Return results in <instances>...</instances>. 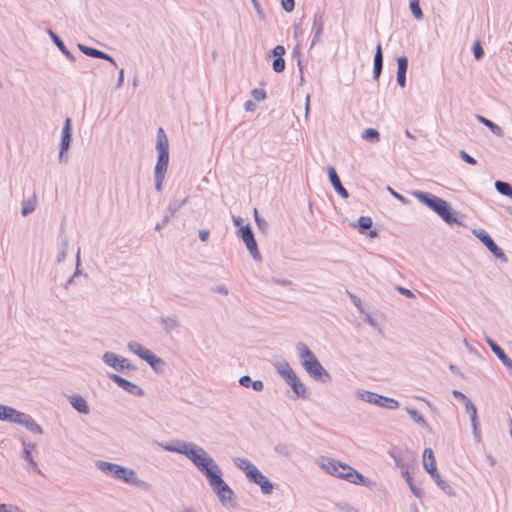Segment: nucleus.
Listing matches in <instances>:
<instances>
[{"label":"nucleus","mask_w":512,"mask_h":512,"mask_svg":"<svg viewBox=\"0 0 512 512\" xmlns=\"http://www.w3.org/2000/svg\"><path fill=\"white\" fill-rule=\"evenodd\" d=\"M22 458L26 461V469L41 474V470L29 450H22Z\"/></svg>","instance_id":"c9c22d12"},{"label":"nucleus","mask_w":512,"mask_h":512,"mask_svg":"<svg viewBox=\"0 0 512 512\" xmlns=\"http://www.w3.org/2000/svg\"><path fill=\"white\" fill-rule=\"evenodd\" d=\"M474 235L485 245V247L502 263H507L508 258L503 250L494 242L489 233L483 229L474 230Z\"/></svg>","instance_id":"0eeeda50"},{"label":"nucleus","mask_w":512,"mask_h":512,"mask_svg":"<svg viewBox=\"0 0 512 512\" xmlns=\"http://www.w3.org/2000/svg\"><path fill=\"white\" fill-rule=\"evenodd\" d=\"M159 321L164 325L166 332H170L180 326L176 316L160 317Z\"/></svg>","instance_id":"4c0bfd02"},{"label":"nucleus","mask_w":512,"mask_h":512,"mask_svg":"<svg viewBox=\"0 0 512 512\" xmlns=\"http://www.w3.org/2000/svg\"><path fill=\"white\" fill-rule=\"evenodd\" d=\"M233 497H234V492L228 485L226 488V491L221 493L218 496V499L224 507L234 508L236 503H235Z\"/></svg>","instance_id":"473e14b6"},{"label":"nucleus","mask_w":512,"mask_h":512,"mask_svg":"<svg viewBox=\"0 0 512 512\" xmlns=\"http://www.w3.org/2000/svg\"><path fill=\"white\" fill-rule=\"evenodd\" d=\"M282 8L286 12H292L295 8V1L294 0H282L281 1Z\"/></svg>","instance_id":"052dcab7"},{"label":"nucleus","mask_w":512,"mask_h":512,"mask_svg":"<svg viewBox=\"0 0 512 512\" xmlns=\"http://www.w3.org/2000/svg\"><path fill=\"white\" fill-rule=\"evenodd\" d=\"M372 224H373V222H372L371 217L361 216L358 218L357 224H353V226L358 228L359 233L366 234L371 238H375L378 236L377 231L376 230L368 231V229H370L372 227Z\"/></svg>","instance_id":"6ab92c4d"},{"label":"nucleus","mask_w":512,"mask_h":512,"mask_svg":"<svg viewBox=\"0 0 512 512\" xmlns=\"http://www.w3.org/2000/svg\"><path fill=\"white\" fill-rule=\"evenodd\" d=\"M495 188L501 195L512 198V185L510 183L497 180Z\"/></svg>","instance_id":"a19ab883"},{"label":"nucleus","mask_w":512,"mask_h":512,"mask_svg":"<svg viewBox=\"0 0 512 512\" xmlns=\"http://www.w3.org/2000/svg\"><path fill=\"white\" fill-rule=\"evenodd\" d=\"M285 51L282 45L275 46L271 51V55L274 57L272 68L277 73L283 72L285 69V60L283 58Z\"/></svg>","instance_id":"a211bd4d"},{"label":"nucleus","mask_w":512,"mask_h":512,"mask_svg":"<svg viewBox=\"0 0 512 512\" xmlns=\"http://www.w3.org/2000/svg\"><path fill=\"white\" fill-rule=\"evenodd\" d=\"M171 218H172V216H170V215L166 212V214L164 215V217H163L162 221L156 224L155 229H156V230H160V229H162L164 226H166V225L168 224V222L170 221V219H171Z\"/></svg>","instance_id":"774afa93"},{"label":"nucleus","mask_w":512,"mask_h":512,"mask_svg":"<svg viewBox=\"0 0 512 512\" xmlns=\"http://www.w3.org/2000/svg\"><path fill=\"white\" fill-rule=\"evenodd\" d=\"M423 467L429 474H433L435 471H437L436 461L434 458L433 450L431 448L424 449Z\"/></svg>","instance_id":"bb28decb"},{"label":"nucleus","mask_w":512,"mask_h":512,"mask_svg":"<svg viewBox=\"0 0 512 512\" xmlns=\"http://www.w3.org/2000/svg\"><path fill=\"white\" fill-rule=\"evenodd\" d=\"M276 370L279 375L287 382L293 376L296 375L294 370L291 368L290 364L287 361H283L276 366Z\"/></svg>","instance_id":"c756f323"},{"label":"nucleus","mask_w":512,"mask_h":512,"mask_svg":"<svg viewBox=\"0 0 512 512\" xmlns=\"http://www.w3.org/2000/svg\"><path fill=\"white\" fill-rule=\"evenodd\" d=\"M156 149H157L158 153L169 152L168 138H167L163 128H161V127L158 129V132H157Z\"/></svg>","instance_id":"2f4dec72"},{"label":"nucleus","mask_w":512,"mask_h":512,"mask_svg":"<svg viewBox=\"0 0 512 512\" xmlns=\"http://www.w3.org/2000/svg\"><path fill=\"white\" fill-rule=\"evenodd\" d=\"M68 149H64L63 147H60L58 160L60 163L66 164L68 162V155H67Z\"/></svg>","instance_id":"338daca9"},{"label":"nucleus","mask_w":512,"mask_h":512,"mask_svg":"<svg viewBox=\"0 0 512 512\" xmlns=\"http://www.w3.org/2000/svg\"><path fill=\"white\" fill-rule=\"evenodd\" d=\"M274 451L281 456L290 457L291 451L286 444L279 443L274 447Z\"/></svg>","instance_id":"8fccbe9b"},{"label":"nucleus","mask_w":512,"mask_h":512,"mask_svg":"<svg viewBox=\"0 0 512 512\" xmlns=\"http://www.w3.org/2000/svg\"><path fill=\"white\" fill-rule=\"evenodd\" d=\"M336 508L342 512H359L356 508L350 506L347 503H338L336 504Z\"/></svg>","instance_id":"bf43d9fd"},{"label":"nucleus","mask_w":512,"mask_h":512,"mask_svg":"<svg viewBox=\"0 0 512 512\" xmlns=\"http://www.w3.org/2000/svg\"><path fill=\"white\" fill-rule=\"evenodd\" d=\"M102 361L114 368L118 372H125L126 370H135V366L132 365L128 359L121 357L114 352H105L102 356Z\"/></svg>","instance_id":"9d476101"},{"label":"nucleus","mask_w":512,"mask_h":512,"mask_svg":"<svg viewBox=\"0 0 512 512\" xmlns=\"http://www.w3.org/2000/svg\"><path fill=\"white\" fill-rule=\"evenodd\" d=\"M324 29V12L317 11L315 12L313 16V25H312V31H313V38L311 42V46L316 45L322 37Z\"/></svg>","instance_id":"4468645a"},{"label":"nucleus","mask_w":512,"mask_h":512,"mask_svg":"<svg viewBox=\"0 0 512 512\" xmlns=\"http://www.w3.org/2000/svg\"><path fill=\"white\" fill-rule=\"evenodd\" d=\"M388 190L390 191L391 195L396 198L398 201H400L401 203L403 204H408L409 203V200L404 197L402 194L394 191L392 188L388 187Z\"/></svg>","instance_id":"680f3d73"},{"label":"nucleus","mask_w":512,"mask_h":512,"mask_svg":"<svg viewBox=\"0 0 512 512\" xmlns=\"http://www.w3.org/2000/svg\"><path fill=\"white\" fill-rule=\"evenodd\" d=\"M18 424L24 426L28 431L32 433L39 435L43 433L41 426L32 418V416L24 412L22 413Z\"/></svg>","instance_id":"aec40b11"},{"label":"nucleus","mask_w":512,"mask_h":512,"mask_svg":"<svg viewBox=\"0 0 512 512\" xmlns=\"http://www.w3.org/2000/svg\"><path fill=\"white\" fill-rule=\"evenodd\" d=\"M247 479L256 485H259L261 492L264 495H269L272 493L274 488L273 483L258 468L251 472Z\"/></svg>","instance_id":"ddd939ff"},{"label":"nucleus","mask_w":512,"mask_h":512,"mask_svg":"<svg viewBox=\"0 0 512 512\" xmlns=\"http://www.w3.org/2000/svg\"><path fill=\"white\" fill-rule=\"evenodd\" d=\"M239 236L245 243L249 253L251 254L252 258L256 261L261 260V254L258 249L257 242L254 237V233L252 231V228L249 224H246L244 226H241L239 229Z\"/></svg>","instance_id":"6e6552de"},{"label":"nucleus","mask_w":512,"mask_h":512,"mask_svg":"<svg viewBox=\"0 0 512 512\" xmlns=\"http://www.w3.org/2000/svg\"><path fill=\"white\" fill-rule=\"evenodd\" d=\"M22 413L13 407L0 404V421L18 424Z\"/></svg>","instance_id":"f3484780"},{"label":"nucleus","mask_w":512,"mask_h":512,"mask_svg":"<svg viewBox=\"0 0 512 512\" xmlns=\"http://www.w3.org/2000/svg\"><path fill=\"white\" fill-rule=\"evenodd\" d=\"M71 406L82 414H88L90 412L89 406L86 400L79 394H75L69 397Z\"/></svg>","instance_id":"a878e982"},{"label":"nucleus","mask_w":512,"mask_h":512,"mask_svg":"<svg viewBox=\"0 0 512 512\" xmlns=\"http://www.w3.org/2000/svg\"><path fill=\"white\" fill-rule=\"evenodd\" d=\"M383 69V52L381 44L378 43L373 60V79L378 80Z\"/></svg>","instance_id":"5701e85b"},{"label":"nucleus","mask_w":512,"mask_h":512,"mask_svg":"<svg viewBox=\"0 0 512 512\" xmlns=\"http://www.w3.org/2000/svg\"><path fill=\"white\" fill-rule=\"evenodd\" d=\"M459 156L464 162H466L470 165L477 164V160L474 157H472L470 154H468L465 150H460Z\"/></svg>","instance_id":"5fc2aeb1"},{"label":"nucleus","mask_w":512,"mask_h":512,"mask_svg":"<svg viewBox=\"0 0 512 512\" xmlns=\"http://www.w3.org/2000/svg\"><path fill=\"white\" fill-rule=\"evenodd\" d=\"M388 454L402 472L409 470V463L413 460V454L409 449L393 447L388 451Z\"/></svg>","instance_id":"1a4fd4ad"},{"label":"nucleus","mask_w":512,"mask_h":512,"mask_svg":"<svg viewBox=\"0 0 512 512\" xmlns=\"http://www.w3.org/2000/svg\"><path fill=\"white\" fill-rule=\"evenodd\" d=\"M165 174L166 173L154 172L155 189L158 192H161L162 189H163V182H164V179H165Z\"/></svg>","instance_id":"3c124183"},{"label":"nucleus","mask_w":512,"mask_h":512,"mask_svg":"<svg viewBox=\"0 0 512 512\" xmlns=\"http://www.w3.org/2000/svg\"><path fill=\"white\" fill-rule=\"evenodd\" d=\"M412 195L423 205L435 212L446 224L464 225L462 217L455 211L449 202L430 193L420 190L412 191Z\"/></svg>","instance_id":"f257e3e1"},{"label":"nucleus","mask_w":512,"mask_h":512,"mask_svg":"<svg viewBox=\"0 0 512 512\" xmlns=\"http://www.w3.org/2000/svg\"><path fill=\"white\" fill-rule=\"evenodd\" d=\"M77 47L83 54H85L89 57L97 58L98 55H100V50H98L96 48L86 46L84 44H78Z\"/></svg>","instance_id":"49530a36"},{"label":"nucleus","mask_w":512,"mask_h":512,"mask_svg":"<svg viewBox=\"0 0 512 512\" xmlns=\"http://www.w3.org/2000/svg\"><path fill=\"white\" fill-rule=\"evenodd\" d=\"M188 199L189 197H185L182 200L174 199L170 201L166 212L173 217L188 202Z\"/></svg>","instance_id":"ea45409f"},{"label":"nucleus","mask_w":512,"mask_h":512,"mask_svg":"<svg viewBox=\"0 0 512 512\" xmlns=\"http://www.w3.org/2000/svg\"><path fill=\"white\" fill-rule=\"evenodd\" d=\"M200 472L206 477L208 484L217 497L226 491L228 484L223 480L221 468L214 460Z\"/></svg>","instance_id":"39448f33"},{"label":"nucleus","mask_w":512,"mask_h":512,"mask_svg":"<svg viewBox=\"0 0 512 512\" xmlns=\"http://www.w3.org/2000/svg\"><path fill=\"white\" fill-rule=\"evenodd\" d=\"M233 462L239 469L244 471L247 478L250 476L251 472L257 469L247 458L236 457L233 459Z\"/></svg>","instance_id":"c85d7f7f"},{"label":"nucleus","mask_w":512,"mask_h":512,"mask_svg":"<svg viewBox=\"0 0 512 512\" xmlns=\"http://www.w3.org/2000/svg\"><path fill=\"white\" fill-rule=\"evenodd\" d=\"M296 350L299 354L302 366L311 377L323 383L330 381V374L321 365L319 360L306 344L299 342L296 345Z\"/></svg>","instance_id":"20e7f679"},{"label":"nucleus","mask_w":512,"mask_h":512,"mask_svg":"<svg viewBox=\"0 0 512 512\" xmlns=\"http://www.w3.org/2000/svg\"><path fill=\"white\" fill-rule=\"evenodd\" d=\"M68 245H69V243L66 238L61 240V244H60L61 250L57 256V262L60 263L65 260V258L67 256Z\"/></svg>","instance_id":"09e8293b"},{"label":"nucleus","mask_w":512,"mask_h":512,"mask_svg":"<svg viewBox=\"0 0 512 512\" xmlns=\"http://www.w3.org/2000/svg\"><path fill=\"white\" fill-rule=\"evenodd\" d=\"M406 412L413 419V421L415 423H417L418 425H420L421 427H423L425 429H429V427H430L429 424L416 409H414L413 407H406Z\"/></svg>","instance_id":"e433bc0d"},{"label":"nucleus","mask_w":512,"mask_h":512,"mask_svg":"<svg viewBox=\"0 0 512 512\" xmlns=\"http://www.w3.org/2000/svg\"><path fill=\"white\" fill-rule=\"evenodd\" d=\"M71 141H72L71 119L66 118V120L64 122V126L62 128V132H61L60 147H63L64 149H69Z\"/></svg>","instance_id":"393cba45"},{"label":"nucleus","mask_w":512,"mask_h":512,"mask_svg":"<svg viewBox=\"0 0 512 512\" xmlns=\"http://www.w3.org/2000/svg\"><path fill=\"white\" fill-rule=\"evenodd\" d=\"M328 177L331 185L333 186L334 190L344 199H347L349 197V193L347 189L342 185L340 178L333 166H329L327 168Z\"/></svg>","instance_id":"dca6fc26"},{"label":"nucleus","mask_w":512,"mask_h":512,"mask_svg":"<svg viewBox=\"0 0 512 512\" xmlns=\"http://www.w3.org/2000/svg\"><path fill=\"white\" fill-rule=\"evenodd\" d=\"M409 7L415 19H423L424 15L420 7L419 0H409Z\"/></svg>","instance_id":"c03bdc74"},{"label":"nucleus","mask_w":512,"mask_h":512,"mask_svg":"<svg viewBox=\"0 0 512 512\" xmlns=\"http://www.w3.org/2000/svg\"><path fill=\"white\" fill-rule=\"evenodd\" d=\"M97 58L106 60V61L110 62L112 65H114L115 67H117V63H116L115 59L112 56H110L109 54H107L101 50H100V55H98Z\"/></svg>","instance_id":"0e129e2a"},{"label":"nucleus","mask_w":512,"mask_h":512,"mask_svg":"<svg viewBox=\"0 0 512 512\" xmlns=\"http://www.w3.org/2000/svg\"><path fill=\"white\" fill-rule=\"evenodd\" d=\"M362 138L371 143H375L380 140V133L374 128H367L363 131Z\"/></svg>","instance_id":"37998d69"},{"label":"nucleus","mask_w":512,"mask_h":512,"mask_svg":"<svg viewBox=\"0 0 512 512\" xmlns=\"http://www.w3.org/2000/svg\"><path fill=\"white\" fill-rule=\"evenodd\" d=\"M108 378L110 380H112L114 383H116L123 390L130 393L131 395H135V396H143L144 395V391L142 388H140L136 384L128 381L127 379L123 378L122 376H120L118 374L108 373Z\"/></svg>","instance_id":"f8f14e48"},{"label":"nucleus","mask_w":512,"mask_h":512,"mask_svg":"<svg viewBox=\"0 0 512 512\" xmlns=\"http://www.w3.org/2000/svg\"><path fill=\"white\" fill-rule=\"evenodd\" d=\"M286 383L292 388L297 397L302 399L308 398L306 386L300 381L297 375L293 376Z\"/></svg>","instance_id":"b1692460"},{"label":"nucleus","mask_w":512,"mask_h":512,"mask_svg":"<svg viewBox=\"0 0 512 512\" xmlns=\"http://www.w3.org/2000/svg\"><path fill=\"white\" fill-rule=\"evenodd\" d=\"M128 349L136 354L138 357H140L142 360L146 361V359L150 356L152 353L149 349L142 346L140 343L136 341H130L127 344Z\"/></svg>","instance_id":"cd10ccee"},{"label":"nucleus","mask_w":512,"mask_h":512,"mask_svg":"<svg viewBox=\"0 0 512 512\" xmlns=\"http://www.w3.org/2000/svg\"><path fill=\"white\" fill-rule=\"evenodd\" d=\"M477 119L480 123H482L483 125L488 127L494 135H497V136L503 135L502 128L500 126H498L497 124H495L494 122H492L491 120H489L481 115H477Z\"/></svg>","instance_id":"58836bf2"},{"label":"nucleus","mask_w":512,"mask_h":512,"mask_svg":"<svg viewBox=\"0 0 512 512\" xmlns=\"http://www.w3.org/2000/svg\"><path fill=\"white\" fill-rule=\"evenodd\" d=\"M146 362L150 365V367L156 372V373H162L165 368V362L162 358L156 356L155 354L151 353L150 356L146 359Z\"/></svg>","instance_id":"72a5a7b5"},{"label":"nucleus","mask_w":512,"mask_h":512,"mask_svg":"<svg viewBox=\"0 0 512 512\" xmlns=\"http://www.w3.org/2000/svg\"><path fill=\"white\" fill-rule=\"evenodd\" d=\"M116 479L121 480L126 484L134 485V486L141 488L145 491H148L150 489L149 483L137 478L136 472L133 469L124 467L122 465L120 466V468L118 470Z\"/></svg>","instance_id":"9b49d317"},{"label":"nucleus","mask_w":512,"mask_h":512,"mask_svg":"<svg viewBox=\"0 0 512 512\" xmlns=\"http://www.w3.org/2000/svg\"><path fill=\"white\" fill-rule=\"evenodd\" d=\"M169 164V152L158 153V159L154 168V172L166 173Z\"/></svg>","instance_id":"7c9ffc66"},{"label":"nucleus","mask_w":512,"mask_h":512,"mask_svg":"<svg viewBox=\"0 0 512 512\" xmlns=\"http://www.w3.org/2000/svg\"><path fill=\"white\" fill-rule=\"evenodd\" d=\"M474 58L476 60H481L484 56V50L479 41L475 42L472 48Z\"/></svg>","instance_id":"603ef678"},{"label":"nucleus","mask_w":512,"mask_h":512,"mask_svg":"<svg viewBox=\"0 0 512 512\" xmlns=\"http://www.w3.org/2000/svg\"><path fill=\"white\" fill-rule=\"evenodd\" d=\"M254 217H255V222H256L258 228L260 230H262V231H265V229L267 228L268 224H267V222L264 219H262L259 216L257 209H254Z\"/></svg>","instance_id":"4d7b16f0"},{"label":"nucleus","mask_w":512,"mask_h":512,"mask_svg":"<svg viewBox=\"0 0 512 512\" xmlns=\"http://www.w3.org/2000/svg\"><path fill=\"white\" fill-rule=\"evenodd\" d=\"M321 468L328 474L343 479L349 483L368 486L369 480L360 472L348 464L342 463L333 458H324L320 464Z\"/></svg>","instance_id":"7ed1b4c3"},{"label":"nucleus","mask_w":512,"mask_h":512,"mask_svg":"<svg viewBox=\"0 0 512 512\" xmlns=\"http://www.w3.org/2000/svg\"><path fill=\"white\" fill-rule=\"evenodd\" d=\"M486 342L493 351V353L497 356V358L502 362V364L507 368L510 374H512V360L506 355L504 350L491 338H486Z\"/></svg>","instance_id":"2eb2a0df"},{"label":"nucleus","mask_w":512,"mask_h":512,"mask_svg":"<svg viewBox=\"0 0 512 512\" xmlns=\"http://www.w3.org/2000/svg\"><path fill=\"white\" fill-rule=\"evenodd\" d=\"M251 94L256 101L265 100L267 97L266 91L258 88L253 89Z\"/></svg>","instance_id":"6e6d98bb"},{"label":"nucleus","mask_w":512,"mask_h":512,"mask_svg":"<svg viewBox=\"0 0 512 512\" xmlns=\"http://www.w3.org/2000/svg\"><path fill=\"white\" fill-rule=\"evenodd\" d=\"M430 476L435 481V483L441 488V490L443 492H445L449 496H454L455 495V492H454L453 488L446 481H444L441 478V476L438 473V471H435L433 474H430Z\"/></svg>","instance_id":"f704fd0d"},{"label":"nucleus","mask_w":512,"mask_h":512,"mask_svg":"<svg viewBox=\"0 0 512 512\" xmlns=\"http://www.w3.org/2000/svg\"><path fill=\"white\" fill-rule=\"evenodd\" d=\"M252 379L248 375H244L239 379V384L245 388L251 387Z\"/></svg>","instance_id":"69168bd1"},{"label":"nucleus","mask_w":512,"mask_h":512,"mask_svg":"<svg viewBox=\"0 0 512 512\" xmlns=\"http://www.w3.org/2000/svg\"><path fill=\"white\" fill-rule=\"evenodd\" d=\"M471 425H472L473 435H474L476 442H480L481 441V431L479 428V420L476 422H471Z\"/></svg>","instance_id":"13d9d810"},{"label":"nucleus","mask_w":512,"mask_h":512,"mask_svg":"<svg viewBox=\"0 0 512 512\" xmlns=\"http://www.w3.org/2000/svg\"><path fill=\"white\" fill-rule=\"evenodd\" d=\"M36 208V201H35V198L32 200V199H28L26 201H24L22 203V210H21V214L23 216H27L29 215L30 213H32Z\"/></svg>","instance_id":"a18cd8bd"},{"label":"nucleus","mask_w":512,"mask_h":512,"mask_svg":"<svg viewBox=\"0 0 512 512\" xmlns=\"http://www.w3.org/2000/svg\"><path fill=\"white\" fill-rule=\"evenodd\" d=\"M357 397L367 403L374 404L376 406L390 410H395L400 406L399 402L396 399L383 396L371 391H358Z\"/></svg>","instance_id":"423d86ee"},{"label":"nucleus","mask_w":512,"mask_h":512,"mask_svg":"<svg viewBox=\"0 0 512 512\" xmlns=\"http://www.w3.org/2000/svg\"><path fill=\"white\" fill-rule=\"evenodd\" d=\"M402 475L405 477V480L406 482L408 483L409 485V488L411 490V492L417 497V498H421L422 495H423V492L420 488H418L414 482H413V478L412 476L410 475L409 473V470L408 471H403Z\"/></svg>","instance_id":"79ce46f5"},{"label":"nucleus","mask_w":512,"mask_h":512,"mask_svg":"<svg viewBox=\"0 0 512 512\" xmlns=\"http://www.w3.org/2000/svg\"><path fill=\"white\" fill-rule=\"evenodd\" d=\"M163 448L169 452L185 455L199 471L214 460L201 446L193 442L177 440L174 443L166 444Z\"/></svg>","instance_id":"f03ea898"},{"label":"nucleus","mask_w":512,"mask_h":512,"mask_svg":"<svg viewBox=\"0 0 512 512\" xmlns=\"http://www.w3.org/2000/svg\"><path fill=\"white\" fill-rule=\"evenodd\" d=\"M47 34L49 35L52 42L57 46V48L66 56V58L72 62L76 61V57L68 50L65 46L64 42L61 38L51 29H47Z\"/></svg>","instance_id":"4be33fe9"},{"label":"nucleus","mask_w":512,"mask_h":512,"mask_svg":"<svg viewBox=\"0 0 512 512\" xmlns=\"http://www.w3.org/2000/svg\"><path fill=\"white\" fill-rule=\"evenodd\" d=\"M464 405H465L466 412L470 416L471 422L478 421L477 409H476V406L472 403V401L471 400H467V403H465Z\"/></svg>","instance_id":"de8ad7c7"},{"label":"nucleus","mask_w":512,"mask_h":512,"mask_svg":"<svg viewBox=\"0 0 512 512\" xmlns=\"http://www.w3.org/2000/svg\"><path fill=\"white\" fill-rule=\"evenodd\" d=\"M95 466L104 474L116 479L121 465L103 460H97Z\"/></svg>","instance_id":"412c9836"},{"label":"nucleus","mask_w":512,"mask_h":512,"mask_svg":"<svg viewBox=\"0 0 512 512\" xmlns=\"http://www.w3.org/2000/svg\"><path fill=\"white\" fill-rule=\"evenodd\" d=\"M0 512H23L18 507L7 504H0Z\"/></svg>","instance_id":"e2e57ef3"},{"label":"nucleus","mask_w":512,"mask_h":512,"mask_svg":"<svg viewBox=\"0 0 512 512\" xmlns=\"http://www.w3.org/2000/svg\"><path fill=\"white\" fill-rule=\"evenodd\" d=\"M398 69L397 72L407 73L408 69V58L406 56H400L397 58Z\"/></svg>","instance_id":"864d4df0"}]
</instances>
